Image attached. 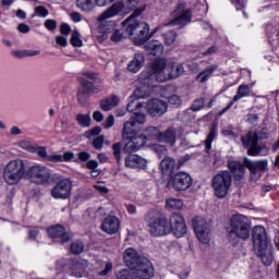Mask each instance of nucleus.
<instances>
[{"mask_svg": "<svg viewBox=\"0 0 279 279\" xmlns=\"http://www.w3.org/2000/svg\"><path fill=\"white\" fill-rule=\"evenodd\" d=\"M181 75H184V65L182 63H167V59H157L151 63L148 71L141 74L140 82L142 84H151L154 80L156 82H167L169 80H178Z\"/></svg>", "mask_w": 279, "mask_h": 279, "instance_id": "obj_1", "label": "nucleus"}, {"mask_svg": "<svg viewBox=\"0 0 279 279\" xmlns=\"http://www.w3.org/2000/svg\"><path fill=\"white\" fill-rule=\"evenodd\" d=\"M149 232L153 236H167L171 232L177 236V239H182L186 234V221L182 214L174 213L169 219L166 216H156L148 223Z\"/></svg>", "mask_w": 279, "mask_h": 279, "instance_id": "obj_2", "label": "nucleus"}, {"mask_svg": "<svg viewBox=\"0 0 279 279\" xmlns=\"http://www.w3.org/2000/svg\"><path fill=\"white\" fill-rule=\"evenodd\" d=\"M143 12H145V7H140L130 17L122 22L123 27H126V33L135 45H145L151 38L149 24L136 20V16H141Z\"/></svg>", "mask_w": 279, "mask_h": 279, "instance_id": "obj_3", "label": "nucleus"}, {"mask_svg": "<svg viewBox=\"0 0 279 279\" xmlns=\"http://www.w3.org/2000/svg\"><path fill=\"white\" fill-rule=\"evenodd\" d=\"M253 236V250L256 256L262 258V263L269 267L274 263V255L269 238L267 236V230L263 226H256L252 231Z\"/></svg>", "mask_w": 279, "mask_h": 279, "instance_id": "obj_4", "label": "nucleus"}, {"mask_svg": "<svg viewBox=\"0 0 279 279\" xmlns=\"http://www.w3.org/2000/svg\"><path fill=\"white\" fill-rule=\"evenodd\" d=\"M252 234V220L243 214H235L230 218L229 227L227 229V236L230 243L236 245L239 239L247 241Z\"/></svg>", "mask_w": 279, "mask_h": 279, "instance_id": "obj_5", "label": "nucleus"}, {"mask_svg": "<svg viewBox=\"0 0 279 279\" xmlns=\"http://www.w3.org/2000/svg\"><path fill=\"white\" fill-rule=\"evenodd\" d=\"M267 133H256L248 131L244 135L241 136L242 145L247 150L248 156H268L269 155V148L267 146L258 145V141L260 138H267Z\"/></svg>", "mask_w": 279, "mask_h": 279, "instance_id": "obj_6", "label": "nucleus"}, {"mask_svg": "<svg viewBox=\"0 0 279 279\" xmlns=\"http://www.w3.org/2000/svg\"><path fill=\"white\" fill-rule=\"evenodd\" d=\"M23 175H25V161L23 159H13L4 167L3 180L11 186L19 184L20 180H23Z\"/></svg>", "mask_w": 279, "mask_h": 279, "instance_id": "obj_7", "label": "nucleus"}, {"mask_svg": "<svg viewBox=\"0 0 279 279\" xmlns=\"http://www.w3.org/2000/svg\"><path fill=\"white\" fill-rule=\"evenodd\" d=\"M138 8H145L141 5V0H121L113 3L109 9L102 12L101 19H113L119 14H130V12L138 10Z\"/></svg>", "mask_w": 279, "mask_h": 279, "instance_id": "obj_8", "label": "nucleus"}, {"mask_svg": "<svg viewBox=\"0 0 279 279\" xmlns=\"http://www.w3.org/2000/svg\"><path fill=\"white\" fill-rule=\"evenodd\" d=\"M214 195L218 199H223L228 196L230 186H232V174L230 171H220L213 179Z\"/></svg>", "mask_w": 279, "mask_h": 279, "instance_id": "obj_9", "label": "nucleus"}, {"mask_svg": "<svg viewBox=\"0 0 279 279\" xmlns=\"http://www.w3.org/2000/svg\"><path fill=\"white\" fill-rule=\"evenodd\" d=\"M28 178L33 184L45 185L53 182L51 170L43 165L32 166L28 172Z\"/></svg>", "mask_w": 279, "mask_h": 279, "instance_id": "obj_10", "label": "nucleus"}, {"mask_svg": "<svg viewBox=\"0 0 279 279\" xmlns=\"http://www.w3.org/2000/svg\"><path fill=\"white\" fill-rule=\"evenodd\" d=\"M193 13L191 12V9L186 8V4L180 3L172 12V20L169 22V25H172L173 27H175V25L184 27V25H189Z\"/></svg>", "mask_w": 279, "mask_h": 279, "instance_id": "obj_11", "label": "nucleus"}, {"mask_svg": "<svg viewBox=\"0 0 279 279\" xmlns=\"http://www.w3.org/2000/svg\"><path fill=\"white\" fill-rule=\"evenodd\" d=\"M131 271H133L134 278L136 279H151L156 274V268H154V264L145 257L142 258Z\"/></svg>", "mask_w": 279, "mask_h": 279, "instance_id": "obj_12", "label": "nucleus"}, {"mask_svg": "<svg viewBox=\"0 0 279 279\" xmlns=\"http://www.w3.org/2000/svg\"><path fill=\"white\" fill-rule=\"evenodd\" d=\"M192 226L201 243L204 245L210 243V229L208 228V222H206V219L196 217L192 220Z\"/></svg>", "mask_w": 279, "mask_h": 279, "instance_id": "obj_13", "label": "nucleus"}, {"mask_svg": "<svg viewBox=\"0 0 279 279\" xmlns=\"http://www.w3.org/2000/svg\"><path fill=\"white\" fill-rule=\"evenodd\" d=\"M244 165L251 171V180L256 182L260 178V171H265L269 165L267 159H262L257 161H253L251 159L245 158Z\"/></svg>", "mask_w": 279, "mask_h": 279, "instance_id": "obj_14", "label": "nucleus"}, {"mask_svg": "<svg viewBox=\"0 0 279 279\" xmlns=\"http://www.w3.org/2000/svg\"><path fill=\"white\" fill-rule=\"evenodd\" d=\"M104 13L98 17V22L100 23L98 26V32H99V40L104 41V40H108V38H110V35L112 34V32H114L117 29V23L114 21H108V19L111 17H104Z\"/></svg>", "mask_w": 279, "mask_h": 279, "instance_id": "obj_15", "label": "nucleus"}, {"mask_svg": "<svg viewBox=\"0 0 279 279\" xmlns=\"http://www.w3.org/2000/svg\"><path fill=\"white\" fill-rule=\"evenodd\" d=\"M174 191H189L193 186V178L186 172H179L172 179Z\"/></svg>", "mask_w": 279, "mask_h": 279, "instance_id": "obj_16", "label": "nucleus"}, {"mask_svg": "<svg viewBox=\"0 0 279 279\" xmlns=\"http://www.w3.org/2000/svg\"><path fill=\"white\" fill-rule=\"evenodd\" d=\"M46 232L50 239H59L62 245H64V243H69L71 240L69 232H66V228L62 225L50 226L47 228Z\"/></svg>", "mask_w": 279, "mask_h": 279, "instance_id": "obj_17", "label": "nucleus"}, {"mask_svg": "<svg viewBox=\"0 0 279 279\" xmlns=\"http://www.w3.org/2000/svg\"><path fill=\"white\" fill-rule=\"evenodd\" d=\"M54 199H68L71 195V180L65 179L60 181L51 191Z\"/></svg>", "mask_w": 279, "mask_h": 279, "instance_id": "obj_18", "label": "nucleus"}, {"mask_svg": "<svg viewBox=\"0 0 279 279\" xmlns=\"http://www.w3.org/2000/svg\"><path fill=\"white\" fill-rule=\"evenodd\" d=\"M146 108L150 117H162L168 110L167 101L156 98L149 100Z\"/></svg>", "mask_w": 279, "mask_h": 279, "instance_id": "obj_19", "label": "nucleus"}, {"mask_svg": "<svg viewBox=\"0 0 279 279\" xmlns=\"http://www.w3.org/2000/svg\"><path fill=\"white\" fill-rule=\"evenodd\" d=\"M143 256L138 255V252L133 247L126 248L123 254V260L129 269H134L141 260H143Z\"/></svg>", "mask_w": 279, "mask_h": 279, "instance_id": "obj_20", "label": "nucleus"}, {"mask_svg": "<svg viewBox=\"0 0 279 279\" xmlns=\"http://www.w3.org/2000/svg\"><path fill=\"white\" fill-rule=\"evenodd\" d=\"M147 140L144 135H134L133 137L129 138V142L125 144L123 151L126 154H132L133 151H138L141 147H144Z\"/></svg>", "mask_w": 279, "mask_h": 279, "instance_id": "obj_21", "label": "nucleus"}, {"mask_svg": "<svg viewBox=\"0 0 279 279\" xmlns=\"http://www.w3.org/2000/svg\"><path fill=\"white\" fill-rule=\"evenodd\" d=\"M121 226V221L119 218L114 216H109L104 219L101 223V230L107 234H117L119 232V228Z\"/></svg>", "mask_w": 279, "mask_h": 279, "instance_id": "obj_22", "label": "nucleus"}, {"mask_svg": "<svg viewBox=\"0 0 279 279\" xmlns=\"http://www.w3.org/2000/svg\"><path fill=\"white\" fill-rule=\"evenodd\" d=\"M125 167L128 169H145L147 167V159L138 155H129L125 158Z\"/></svg>", "mask_w": 279, "mask_h": 279, "instance_id": "obj_23", "label": "nucleus"}, {"mask_svg": "<svg viewBox=\"0 0 279 279\" xmlns=\"http://www.w3.org/2000/svg\"><path fill=\"white\" fill-rule=\"evenodd\" d=\"M228 167L231 173H233L234 180H236L238 182H241V180L245 178V166L241 163V161L229 160Z\"/></svg>", "mask_w": 279, "mask_h": 279, "instance_id": "obj_24", "label": "nucleus"}, {"mask_svg": "<svg viewBox=\"0 0 279 279\" xmlns=\"http://www.w3.org/2000/svg\"><path fill=\"white\" fill-rule=\"evenodd\" d=\"M145 64V56L142 52H135L133 59L128 63V71L130 73H138Z\"/></svg>", "mask_w": 279, "mask_h": 279, "instance_id": "obj_25", "label": "nucleus"}, {"mask_svg": "<svg viewBox=\"0 0 279 279\" xmlns=\"http://www.w3.org/2000/svg\"><path fill=\"white\" fill-rule=\"evenodd\" d=\"M178 138V130L173 126L168 128L165 132L159 134V143H168V145H175Z\"/></svg>", "mask_w": 279, "mask_h": 279, "instance_id": "obj_26", "label": "nucleus"}, {"mask_svg": "<svg viewBox=\"0 0 279 279\" xmlns=\"http://www.w3.org/2000/svg\"><path fill=\"white\" fill-rule=\"evenodd\" d=\"M160 169L163 175H171L175 169V159L166 156L160 162Z\"/></svg>", "mask_w": 279, "mask_h": 279, "instance_id": "obj_27", "label": "nucleus"}, {"mask_svg": "<svg viewBox=\"0 0 279 279\" xmlns=\"http://www.w3.org/2000/svg\"><path fill=\"white\" fill-rule=\"evenodd\" d=\"M145 49L150 53V56L160 57L165 51V46H162V43L158 40H150L145 45Z\"/></svg>", "mask_w": 279, "mask_h": 279, "instance_id": "obj_28", "label": "nucleus"}, {"mask_svg": "<svg viewBox=\"0 0 279 279\" xmlns=\"http://www.w3.org/2000/svg\"><path fill=\"white\" fill-rule=\"evenodd\" d=\"M86 267H88V262L85 259H77L72 264V276L76 278H82V274L86 271Z\"/></svg>", "mask_w": 279, "mask_h": 279, "instance_id": "obj_29", "label": "nucleus"}, {"mask_svg": "<svg viewBox=\"0 0 279 279\" xmlns=\"http://www.w3.org/2000/svg\"><path fill=\"white\" fill-rule=\"evenodd\" d=\"M134 128H136L134 120H129L124 123V126L122 129V138L124 141H128L130 138H133V136H136V130H134Z\"/></svg>", "mask_w": 279, "mask_h": 279, "instance_id": "obj_30", "label": "nucleus"}, {"mask_svg": "<svg viewBox=\"0 0 279 279\" xmlns=\"http://www.w3.org/2000/svg\"><path fill=\"white\" fill-rule=\"evenodd\" d=\"M146 141H160V129L157 126H148L144 130L143 134Z\"/></svg>", "mask_w": 279, "mask_h": 279, "instance_id": "obj_31", "label": "nucleus"}, {"mask_svg": "<svg viewBox=\"0 0 279 279\" xmlns=\"http://www.w3.org/2000/svg\"><path fill=\"white\" fill-rule=\"evenodd\" d=\"M217 69H219V66L217 64L214 65H209L207 66L204 71H202L197 76L196 80L198 82H208L210 75H213L215 73V71H217Z\"/></svg>", "mask_w": 279, "mask_h": 279, "instance_id": "obj_32", "label": "nucleus"}, {"mask_svg": "<svg viewBox=\"0 0 279 279\" xmlns=\"http://www.w3.org/2000/svg\"><path fill=\"white\" fill-rule=\"evenodd\" d=\"M118 105H119V97L117 96H112L110 98H107L100 101V108L105 112H109V110H112V108H114Z\"/></svg>", "mask_w": 279, "mask_h": 279, "instance_id": "obj_33", "label": "nucleus"}, {"mask_svg": "<svg viewBox=\"0 0 279 279\" xmlns=\"http://www.w3.org/2000/svg\"><path fill=\"white\" fill-rule=\"evenodd\" d=\"M184 202L180 198H168L166 201V208L168 210H182Z\"/></svg>", "mask_w": 279, "mask_h": 279, "instance_id": "obj_34", "label": "nucleus"}, {"mask_svg": "<svg viewBox=\"0 0 279 279\" xmlns=\"http://www.w3.org/2000/svg\"><path fill=\"white\" fill-rule=\"evenodd\" d=\"M81 84H82L83 88L87 89V93H89L92 95H97V94L101 93V87L99 85H94L92 82H89L86 78H83L81 81Z\"/></svg>", "mask_w": 279, "mask_h": 279, "instance_id": "obj_35", "label": "nucleus"}, {"mask_svg": "<svg viewBox=\"0 0 279 279\" xmlns=\"http://www.w3.org/2000/svg\"><path fill=\"white\" fill-rule=\"evenodd\" d=\"M49 162H62L63 160H71V153H65L63 156L60 154H48L47 159Z\"/></svg>", "mask_w": 279, "mask_h": 279, "instance_id": "obj_36", "label": "nucleus"}, {"mask_svg": "<svg viewBox=\"0 0 279 279\" xmlns=\"http://www.w3.org/2000/svg\"><path fill=\"white\" fill-rule=\"evenodd\" d=\"M250 86L242 84L238 87V93L236 95L233 97V101L236 102L240 99H243V97H250Z\"/></svg>", "mask_w": 279, "mask_h": 279, "instance_id": "obj_37", "label": "nucleus"}, {"mask_svg": "<svg viewBox=\"0 0 279 279\" xmlns=\"http://www.w3.org/2000/svg\"><path fill=\"white\" fill-rule=\"evenodd\" d=\"M95 1L97 4V0H76V5L80 8V10L88 12L95 8Z\"/></svg>", "mask_w": 279, "mask_h": 279, "instance_id": "obj_38", "label": "nucleus"}, {"mask_svg": "<svg viewBox=\"0 0 279 279\" xmlns=\"http://www.w3.org/2000/svg\"><path fill=\"white\" fill-rule=\"evenodd\" d=\"M71 267V259L69 258H61L56 263V271L58 274H62V271H66Z\"/></svg>", "mask_w": 279, "mask_h": 279, "instance_id": "obj_39", "label": "nucleus"}, {"mask_svg": "<svg viewBox=\"0 0 279 279\" xmlns=\"http://www.w3.org/2000/svg\"><path fill=\"white\" fill-rule=\"evenodd\" d=\"M112 150L114 159L117 160L118 165H120L122 160L121 153L123 151V144L121 142L113 144Z\"/></svg>", "mask_w": 279, "mask_h": 279, "instance_id": "obj_40", "label": "nucleus"}, {"mask_svg": "<svg viewBox=\"0 0 279 279\" xmlns=\"http://www.w3.org/2000/svg\"><path fill=\"white\" fill-rule=\"evenodd\" d=\"M217 137V128H213L207 135V138L205 140V147L206 149L210 150L213 149V141Z\"/></svg>", "mask_w": 279, "mask_h": 279, "instance_id": "obj_41", "label": "nucleus"}, {"mask_svg": "<svg viewBox=\"0 0 279 279\" xmlns=\"http://www.w3.org/2000/svg\"><path fill=\"white\" fill-rule=\"evenodd\" d=\"M71 45L72 47H84V41L82 40V35L80 32L74 31L72 33Z\"/></svg>", "mask_w": 279, "mask_h": 279, "instance_id": "obj_42", "label": "nucleus"}, {"mask_svg": "<svg viewBox=\"0 0 279 279\" xmlns=\"http://www.w3.org/2000/svg\"><path fill=\"white\" fill-rule=\"evenodd\" d=\"M116 278L117 279H136V277H134V270L132 269H122L118 271L116 275Z\"/></svg>", "mask_w": 279, "mask_h": 279, "instance_id": "obj_43", "label": "nucleus"}, {"mask_svg": "<svg viewBox=\"0 0 279 279\" xmlns=\"http://www.w3.org/2000/svg\"><path fill=\"white\" fill-rule=\"evenodd\" d=\"M72 254L80 255L84 252V242L76 240L71 244Z\"/></svg>", "mask_w": 279, "mask_h": 279, "instance_id": "obj_44", "label": "nucleus"}, {"mask_svg": "<svg viewBox=\"0 0 279 279\" xmlns=\"http://www.w3.org/2000/svg\"><path fill=\"white\" fill-rule=\"evenodd\" d=\"M175 38H178V34H175L173 31H169L163 34L165 45H173L175 43Z\"/></svg>", "mask_w": 279, "mask_h": 279, "instance_id": "obj_45", "label": "nucleus"}, {"mask_svg": "<svg viewBox=\"0 0 279 279\" xmlns=\"http://www.w3.org/2000/svg\"><path fill=\"white\" fill-rule=\"evenodd\" d=\"M19 147H21V149H25V151H29L31 154H34V151H36V147L32 145V143L27 140H22L19 143Z\"/></svg>", "mask_w": 279, "mask_h": 279, "instance_id": "obj_46", "label": "nucleus"}, {"mask_svg": "<svg viewBox=\"0 0 279 279\" xmlns=\"http://www.w3.org/2000/svg\"><path fill=\"white\" fill-rule=\"evenodd\" d=\"M77 121L78 124L82 125L83 128H88L90 126V114H78L77 116Z\"/></svg>", "mask_w": 279, "mask_h": 279, "instance_id": "obj_47", "label": "nucleus"}, {"mask_svg": "<svg viewBox=\"0 0 279 279\" xmlns=\"http://www.w3.org/2000/svg\"><path fill=\"white\" fill-rule=\"evenodd\" d=\"M112 43H121L123 40V31L116 27V29L110 35Z\"/></svg>", "mask_w": 279, "mask_h": 279, "instance_id": "obj_48", "label": "nucleus"}, {"mask_svg": "<svg viewBox=\"0 0 279 279\" xmlns=\"http://www.w3.org/2000/svg\"><path fill=\"white\" fill-rule=\"evenodd\" d=\"M130 120H133L136 125V123H140V124L145 123L147 121V118L145 117V113L135 111L134 114L130 118Z\"/></svg>", "mask_w": 279, "mask_h": 279, "instance_id": "obj_49", "label": "nucleus"}, {"mask_svg": "<svg viewBox=\"0 0 279 279\" xmlns=\"http://www.w3.org/2000/svg\"><path fill=\"white\" fill-rule=\"evenodd\" d=\"M90 97V94L86 90H80L78 94H77V99H78V102L82 105V106H85L86 101H88Z\"/></svg>", "mask_w": 279, "mask_h": 279, "instance_id": "obj_50", "label": "nucleus"}, {"mask_svg": "<svg viewBox=\"0 0 279 279\" xmlns=\"http://www.w3.org/2000/svg\"><path fill=\"white\" fill-rule=\"evenodd\" d=\"M34 16H40L41 19H47V16H49V10H47V8L43 5L36 7Z\"/></svg>", "mask_w": 279, "mask_h": 279, "instance_id": "obj_51", "label": "nucleus"}, {"mask_svg": "<svg viewBox=\"0 0 279 279\" xmlns=\"http://www.w3.org/2000/svg\"><path fill=\"white\" fill-rule=\"evenodd\" d=\"M205 106H206V101L204 100V98H198V99L194 100L191 108H192V110H194V112H197V111L204 109Z\"/></svg>", "mask_w": 279, "mask_h": 279, "instance_id": "obj_52", "label": "nucleus"}, {"mask_svg": "<svg viewBox=\"0 0 279 279\" xmlns=\"http://www.w3.org/2000/svg\"><path fill=\"white\" fill-rule=\"evenodd\" d=\"M44 25L48 32H54V29L58 27V22L56 20L49 19L45 21Z\"/></svg>", "mask_w": 279, "mask_h": 279, "instance_id": "obj_53", "label": "nucleus"}, {"mask_svg": "<svg viewBox=\"0 0 279 279\" xmlns=\"http://www.w3.org/2000/svg\"><path fill=\"white\" fill-rule=\"evenodd\" d=\"M29 239L32 241H40V229L33 228L29 230Z\"/></svg>", "mask_w": 279, "mask_h": 279, "instance_id": "obj_54", "label": "nucleus"}, {"mask_svg": "<svg viewBox=\"0 0 279 279\" xmlns=\"http://www.w3.org/2000/svg\"><path fill=\"white\" fill-rule=\"evenodd\" d=\"M33 154H36L39 156V158H44V160H47V157L49 154H47V149L45 147H35V150Z\"/></svg>", "mask_w": 279, "mask_h": 279, "instance_id": "obj_55", "label": "nucleus"}, {"mask_svg": "<svg viewBox=\"0 0 279 279\" xmlns=\"http://www.w3.org/2000/svg\"><path fill=\"white\" fill-rule=\"evenodd\" d=\"M168 102L171 106H181L182 105V98L178 95H172L168 98Z\"/></svg>", "mask_w": 279, "mask_h": 279, "instance_id": "obj_56", "label": "nucleus"}, {"mask_svg": "<svg viewBox=\"0 0 279 279\" xmlns=\"http://www.w3.org/2000/svg\"><path fill=\"white\" fill-rule=\"evenodd\" d=\"M56 43L59 45V47H68L69 46V39L66 37L59 35L56 37Z\"/></svg>", "mask_w": 279, "mask_h": 279, "instance_id": "obj_57", "label": "nucleus"}, {"mask_svg": "<svg viewBox=\"0 0 279 279\" xmlns=\"http://www.w3.org/2000/svg\"><path fill=\"white\" fill-rule=\"evenodd\" d=\"M105 130H110L114 125V116L110 114L104 122Z\"/></svg>", "mask_w": 279, "mask_h": 279, "instance_id": "obj_58", "label": "nucleus"}, {"mask_svg": "<svg viewBox=\"0 0 279 279\" xmlns=\"http://www.w3.org/2000/svg\"><path fill=\"white\" fill-rule=\"evenodd\" d=\"M60 33L62 36H69V34H71V26L68 23H62L60 26Z\"/></svg>", "mask_w": 279, "mask_h": 279, "instance_id": "obj_59", "label": "nucleus"}, {"mask_svg": "<svg viewBox=\"0 0 279 279\" xmlns=\"http://www.w3.org/2000/svg\"><path fill=\"white\" fill-rule=\"evenodd\" d=\"M247 123H251V125H257L258 124V114L256 113H250L247 116Z\"/></svg>", "mask_w": 279, "mask_h": 279, "instance_id": "obj_60", "label": "nucleus"}, {"mask_svg": "<svg viewBox=\"0 0 279 279\" xmlns=\"http://www.w3.org/2000/svg\"><path fill=\"white\" fill-rule=\"evenodd\" d=\"M11 56L14 58H27V50H13Z\"/></svg>", "mask_w": 279, "mask_h": 279, "instance_id": "obj_61", "label": "nucleus"}, {"mask_svg": "<svg viewBox=\"0 0 279 279\" xmlns=\"http://www.w3.org/2000/svg\"><path fill=\"white\" fill-rule=\"evenodd\" d=\"M93 145L95 149H101L104 147V136H99L94 140Z\"/></svg>", "mask_w": 279, "mask_h": 279, "instance_id": "obj_62", "label": "nucleus"}, {"mask_svg": "<svg viewBox=\"0 0 279 279\" xmlns=\"http://www.w3.org/2000/svg\"><path fill=\"white\" fill-rule=\"evenodd\" d=\"M231 3L235 7V10L245 8V0H231Z\"/></svg>", "mask_w": 279, "mask_h": 279, "instance_id": "obj_63", "label": "nucleus"}, {"mask_svg": "<svg viewBox=\"0 0 279 279\" xmlns=\"http://www.w3.org/2000/svg\"><path fill=\"white\" fill-rule=\"evenodd\" d=\"M110 271H112V263H107L105 269L99 272V276H106L107 274H110Z\"/></svg>", "mask_w": 279, "mask_h": 279, "instance_id": "obj_64", "label": "nucleus"}]
</instances>
